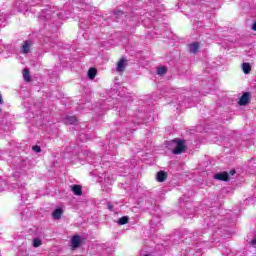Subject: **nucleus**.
<instances>
[{"label":"nucleus","mask_w":256,"mask_h":256,"mask_svg":"<svg viewBox=\"0 0 256 256\" xmlns=\"http://www.w3.org/2000/svg\"><path fill=\"white\" fill-rule=\"evenodd\" d=\"M31 45H33L31 40L24 41V43L21 47V53H23L24 55H27V53H29L31 51Z\"/></svg>","instance_id":"39448f33"},{"label":"nucleus","mask_w":256,"mask_h":256,"mask_svg":"<svg viewBox=\"0 0 256 256\" xmlns=\"http://www.w3.org/2000/svg\"><path fill=\"white\" fill-rule=\"evenodd\" d=\"M123 15H125V13H123V11L114 12V17H115L116 21H119L117 19H119L120 17H123Z\"/></svg>","instance_id":"5701e85b"},{"label":"nucleus","mask_w":256,"mask_h":256,"mask_svg":"<svg viewBox=\"0 0 256 256\" xmlns=\"http://www.w3.org/2000/svg\"><path fill=\"white\" fill-rule=\"evenodd\" d=\"M107 208L109 209V211H113V204H111V202H108Z\"/></svg>","instance_id":"a878e982"},{"label":"nucleus","mask_w":256,"mask_h":256,"mask_svg":"<svg viewBox=\"0 0 256 256\" xmlns=\"http://www.w3.org/2000/svg\"><path fill=\"white\" fill-rule=\"evenodd\" d=\"M235 173H237L236 171H235V169H232V170H230V172H229V175H235Z\"/></svg>","instance_id":"bb28decb"},{"label":"nucleus","mask_w":256,"mask_h":256,"mask_svg":"<svg viewBox=\"0 0 256 256\" xmlns=\"http://www.w3.org/2000/svg\"><path fill=\"white\" fill-rule=\"evenodd\" d=\"M144 256H151V255H149V254H146V255H144Z\"/></svg>","instance_id":"473e14b6"},{"label":"nucleus","mask_w":256,"mask_h":256,"mask_svg":"<svg viewBox=\"0 0 256 256\" xmlns=\"http://www.w3.org/2000/svg\"><path fill=\"white\" fill-rule=\"evenodd\" d=\"M129 223V217L123 216L118 220V225H127Z\"/></svg>","instance_id":"6ab92c4d"},{"label":"nucleus","mask_w":256,"mask_h":256,"mask_svg":"<svg viewBox=\"0 0 256 256\" xmlns=\"http://www.w3.org/2000/svg\"><path fill=\"white\" fill-rule=\"evenodd\" d=\"M179 104H180V105H183V103H181V102H180Z\"/></svg>","instance_id":"72a5a7b5"},{"label":"nucleus","mask_w":256,"mask_h":256,"mask_svg":"<svg viewBox=\"0 0 256 256\" xmlns=\"http://www.w3.org/2000/svg\"><path fill=\"white\" fill-rule=\"evenodd\" d=\"M71 245L73 249H77L81 246V236L75 235L71 239Z\"/></svg>","instance_id":"423d86ee"},{"label":"nucleus","mask_w":256,"mask_h":256,"mask_svg":"<svg viewBox=\"0 0 256 256\" xmlns=\"http://www.w3.org/2000/svg\"><path fill=\"white\" fill-rule=\"evenodd\" d=\"M201 236V230L194 232L193 234L187 233L184 234V238L187 241V239H191L193 237L194 241H197L199 237Z\"/></svg>","instance_id":"1a4fd4ad"},{"label":"nucleus","mask_w":256,"mask_h":256,"mask_svg":"<svg viewBox=\"0 0 256 256\" xmlns=\"http://www.w3.org/2000/svg\"><path fill=\"white\" fill-rule=\"evenodd\" d=\"M205 223L207 227H215V217H207Z\"/></svg>","instance_id":"f3484780"},{"label":"nucleus","mask_w":256,"mask_h":256,"mask_svg":"<svg viewBox=\"0 0 256 256\" xmlns=\"http://www.w3.org/2000/svg\"><path fill=\"white\" fill-rule=\"evenodd\" d=\"M167 149L173 153V155H181L187 151V145H185V140L181 138H176L174 140L168 141L166 143Z\"/></svg>","instance_id":"f03ea898"},{"label":"nucleus","mask_w":256,"mask_h":256,"mask_svg":"<svg viewBox=\"0 0 256 256\" xmlns=\"http://www.w3.org/2000/svg\"><path fill=\"white\" fill-rule=\"evenodd\" d=\"M127 60H125L124 58H121L119 60V62L117 63V67H116V71L118 73H123V71H125V63Z\"/></svg>","instance_id":"9d476101"},{"label":"nucleus","mask_w":256,"mask_h":256,"mask_svg":"<svg viewBox=\"0 0 256 256\" xmlns=\"http://www.w3.org/2000/svg\"><path fill=\"white\" fill-rule=\"evenodd\" d=\"M0 105H3V96L0 94Z\"/></svg>","instance_id":"c85d7f7f"},{"label":"nucleus","mask_w":256,"mask_h":256,"mask_svg":"<svg viewBox=\"0 0 256 256\" xmlns=\"http://www.w3.org/2000/svg\"><path fill=\"white\" fill-rule=\"evenodd\" d=\"M23 77H24V81H26V83L31 82V72H29V69L25 68L23 70Z\"/></svg>","instance_id":"dca6fc26"},{"label":"nucleus","mask_w":256,"mask_h":256,"mask_svg":"<svg viewBox=\"0 0 256 256\" xmlns=\"http://www.w3.org/2000/svg\"><path fill=\"white\" fill-rule=\"evenodd\" d=\"M97 18L99 19V21H101V19H103V16H97Z\"/></svg>","instance_id":"2f4dec72"},{"label":"nucleus","mask_w":256,"mask_h":256,"mask_svg":"<svg viewBox=\"0 0 256 256\" xmlns=\"http://www.w3.org/2000/svg\"><path fill=\"white\" fill-rule=\"evenodd\" d=\"M156 179H157L158 183H164V181L167 180V173L165 171H159L156 174Z\"/></svg>","instance_id":"9b49d317"},{"label":"nucleus","mask_w":256,"mask_h":256,"mask_svg":"<svg viewBox=\"0 0 256 256\" xmlns=\"http://www.w3.org/2000/svg\"><path fill=\"white\" fill-rule=\"evenodd\" d=\"M93 19H95V14L91 16V21H93Z\"/></svg>","instance_id":"7c9ffc66"},{"label":"nucleus","mask_w":256,"mask_h":256,"mask_svg":"<svg viewBox=\"0 0 256 256\" xmlns=\"http://www.w3.org/2000/svg\"><path fill=\"white\" fill-rule=\"evenodd\" d=\"M242 71L245 75H249V73H251V64L244 62L242 64Z\"/></svg>","instance_id":"2eb2a0df"},{"label":"nucleus","mask_w":256,"mask_h":256,"mask_svg":"<svg viewBox=\"0 0 256 256\" xmlns=\"http://www.w3.org/2000/svg\"><path fill=\"white\" fill-rule=\"evenodd\" d=\"M72 192L74 193V195H77L78 197H81V195H83V189L79 185H73Z\"/></svg>","instance_id":"f8f14e48"},{"label":"nucleus","mask_w":256,"mask_h":256,"mask_svg":"<svg viewBox=\"0 0 256 256\" xmlns=\"http://www.w3.org/2000/svg\"><path fill=\"white\" fill-rule=\"evenodd\" d=\"M167 73V67L161 66L157 69V75H165Z\"/></svg>","instance_id":"aec40b11"},{"label":"nucleus","mask_w":256,"mask_h":256,"mask_svg":"<svg viewBox=\"0 0 256 256\" xmlns=\"http://www.w3.org/2000/svg\"><path fill=\"white\" fill-rule=\"evenodd\" d=\"M201 1H204V0H191V3H192L193 5H199V3H200Z\"/></svg>","instance_id":"393cba45"},{"label":"nucleus","mask_w":256,"mask_h":256,"mask_svg":"<svg viewBox=\"0 0 256 256\" xmlns=\"http://www.w3.org/2000/svg\"><path fill=\"white\" fill-rule=\"evenodd\" d=\"M199 51V42H193L189 45V52L190 53H197Z\"/></svg>","instance_id":"ddd939ff"},{"label":"nucleus","mask_w":256,"mask_h":256,"mask_svg":"<svg viewBox=\"0 0 256 256\" xmlns=\"http://www.w3.org/2000/svg\"><path fill=\"white\" fill-rule=\"evenodd\" d=\"M126 22H127V25H129L130 27H135V25H137V23H139V15L134 14L131 16H127Z\"/></svg>","instance_id":"7ed1b4c3"},{"label":"nucleus","mask_w":256,"mask_h":256,"mask_svg":"<svg viewBox=\"0 0 256 256\" xmlns=\"http://www.w3.org/2000/svg\"><path fill=\"white\" fill-rule=\"evenodd\" d=\"M61 215H63V209L61 208L55 209L52 213L53 219H61Z\"/></svg>","instance_id":"4468645a"},{"label":"nucleus","mask_w":256,"mask_h":256,"mask_svg":"<svg viewBox=\"0 0 256 256\" xmlns=\"http://www.w3.org/2000/svg\"><path fill=\"white\" fill-rule=\"evenodd\" d=\"M96 76H97V69L90 68L88 70V77H89V79L93 80V79H95Z\"/></svg>","instance_id":"a211bd4d"},{"label":"nucleus","mask_w":256,"mask_h":256,"mask_svg":"<svg viewBox=\"0 0 256 256\" xmlns=\"http://www.w3.org/2000/svg\"><path fill=\"white\" fill-rule=\"evenodd\" d=\"M251 101V94L249 92H245L239 100V105L245 106L248 105V103Z\"/></svg>","instance_id":"20e7f679"},{"label":"nucleus","mask_w":256,"mask_h":256,"mask_svg":"<svg viewBox=\"0 0 256 256\" xmlns=\"http://www.w3.org/2000/svg\"><path fill=\"white\" fill-rule=\"evenodd\" d=\"M65 125H77V117L75 116H66L63 119Z\"/></svg>","instance_id":"6e6552de"},{"label":"nucleus","mask_w":256,"mask_h":256,"mask_svg":"<svg viewBox=\"0 0 256 256\" xmlns=\"http://www.w3.org/2000/svg\"><path fill=\"white\" fill-rule=\"evenodd\" d=\"M214 179H218V181H229V173L227 172L217 173L214 175Z\"/></svg>","instance_id":"0eeeda50"},{"label":"nucleus","mask_w":256,"mask_h":256,"mask_svg":"<svg viewBox=\"0 0 256 256\" xmlns=\"http://www.w3.org/2000/svg\"><path fill=\"white\" fill-rule=\"evenodd\" d=\"M32 245H33V247H41V245H42L41 239H39V238H34Z\"/></svg>","instance_id":"4be33fe9"},{"label":"nucleus","mask_w":256,"mask_h":256,"mask_svg":"<svg viewBox=\"0 0 256 256\" xmlns=\"http://www.w3.org/2000/svg\"><path fill=\"white\" fill-rule=\"evenodd\" d=\"M252 30L253 31H256V21L253 23V25H252Z\"/></svg>","instance_id":"cd10ccee"},{"label":"nucleus","mask_w":256,"mask_h":256,"mask_svg":"<svg viewBox=\"0 0 256 256\" xmlns=\"http://www.w3.org/2000/svg\"><path fill=\"white\" fill-rule=\"evenodd\" d=\"M71 6V2L66 3L64 5L63 10H46L43 11L40 14L41 21H44V26L47 27V25H52V29L56 27L58 29L61 27L62 22L65 21V19H69L71 17V13H74V15H78L79 20V27L80 29H83V31H86V29H89V25H91V21L85 20L83 18L82 13H91V4L87 2H80L79 4H76L75 8H73V12L69 11V7Z\"/></svg>","instance_id":"f257e3e1"},{"label":"nucleus","mask_w":256,"mask_h":256,"mask_svg":"<svg viewBox=\"0 0 256 256\" xmlns=\"http://www.w3.org/2000/svg\"><path fill=\"white\" fill-rule=\"evenodd\" d=\"M145 204L146 209H153V207H155V202L153 200H146Z\"/></svg>","instance_id":"412c9836"},{"label":"nucleus","mask_w":256,"mask_h":256,"mask_svg":"<svg viewBox=\"0 0 256 256\" xmlns=\"http://www.w3.org/2000/svg\"><path fill=\"white\" fill-rule=\"evenodd\" d=\"M32 151H34L35 153H41V147L38 145H35L32 147Z\"/></svg>","instance_id":"b1692460"},{"label":"nucleus","mask_w":256,"mask_h":256,"mask_svg":"<svg viewBox=\"0 0 256 256\" xmlns=\"http://www.w3.org/2000/svg\"><path fill=\"white\" fill-rule=\"evenodd\" d=\"M151 225H155V218L150 221Z\"/></svg>","instance_id":"c756f323"}]
</instances>
